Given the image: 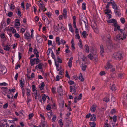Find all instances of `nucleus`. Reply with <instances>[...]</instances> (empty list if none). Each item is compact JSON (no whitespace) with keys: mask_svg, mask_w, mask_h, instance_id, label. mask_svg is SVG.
I'll list each match as a JSON object with an SVG mask.
<instances>
[{"mask_svg":"<svg viewBox=\"0 0 127 127\" xmlns=\"http://www.w3.org/2000/svg\"><path fill=\"white\" fill-rule=\"evenodd\" d=\"M123 53L122 51H119L113 54L112 57L115 59L118 58V59L121 60L123 59Z\"/></svg>","mask_w":127,"mask_h":127,"instance_id":"nucleus-1","label":"nucleus"},{"mask_svg":"<svg viewBox=\"0 0 127 127\" xmlns=\"http://www.w3.org/2000/svg\"><path fill=\"white\" fill-rule=\"evenodd\" d=\"M80 24L81 26H83L86 28L87 27L88 25V21L85 17H84L83 19L82 18L80 19Z\"/></svg>","mask_w":127,"mask_h":127,"instance_id":"nucleus-2","label":"nucleus"},{"mask_svg":"<svg viewBox=\"0 0 127 127\" xmlns=\"http://www.w3.org/2000/svg\"><path fill=\"white\" fill-rule=\"evenodd\" d=\"M70 92L72 93L73 94H74L75 95H77V94L76 93V89L77 88L76 85H74L73 86H71L70 87Z\"/></svg>","mask_w":127,"mask_h":127,"instance_id":"nucleus-3","label":"nucleus"},{"mask_svg":"<svg viewBox=\"0 0 127 127\" xmlns=\"http://www.w3.org/2000/svg\"><path fill=\"white\" fill-rule=\"evenodd\" d=\"M91 25L92 27L94 30V31L96 33L98 32V30L97 29V27L96 22L93 21L91 22Z\"/></svg>","mask_w":127,"mask_h":127,"instance_id":"nucleus-4","label":"nucleus"},{"mask_svg":"<svg viewBox=\"0 0 127 127\" xmlns=\"http://www.w3.org/2000/svg\"><path fill=\"white\" fill-rule=\"evenodd\" d=\"M0 125V127H7L8 126L6 121L4 120L1 121Z\"/></svg>","mask_w":127,"mask_h":127,"instance_id":"nucleus-5","label":"nucleus"},{"mask_svg":"<svg viewBox=\"0 0 127 127\" xmlns=\"http://www.w3.org/2000/svg\"><path fill=\"white\" fill-rule=\"evenodd\" d=\"M7 69L5 67L0 66V74H4L6 72Z\"/></svg>","mask_w":127,"mask_h":127,"instance_id":"nucleus-6","label":"nucleus"},{"mask_svg":"<svg viewBox=\"0 0 127 127\" xmlns=\"http://www.w3.org/2000/svg\"><path fill=\"white\" fill-rule=\"evenodd\" d=\"M62 86H60L59 88H58L57 90V92L60 95H63V91L62 89Z\"/></svg>","mask_w":127,"mask_h":127,"instance_id":"nucleus-7","label":"nucleus"},{"mask_svg":"<svg viewBox=\"0 0 127 127\" xmlns=\"http://www.w3.org/2000/svg\"><path fill=\"white\" fill-rule=\"evenodd\" d=\"M100 55L102 57L103 56V54L104 52V50L103 48V45H101L100 46Z\"/></svg>","mask_w":127,"mask_h":127,"instance_id":"nucleus-8","label":"nucleus"},{"mask_svg":"<svg viewBox=\"0 0 127 127\" xmlns=\"http://www.w3.org/2000/svg\"><path fill=\"white\" fill-rule=\"evenodd\" d=\"M112 3V7L114 9V10H118V9H119L118 8L117 4L115 3V2L114 1H113V3Z\"/></svg>","mask_w":127,"mask_h":127,"instance_id":"nucleus-9","label":"nucleus"},{"mask_svg":"<svg viewBox=\"0 0 127 127\" xmlns=\"http://www.w3.org/2000/svg\"><path fill=\"white\" fill-rule=\"evenodd\" d=\"M121 36L122 35L121 34H119L116 36V37L115 38H114L115 40L116 41H117L118 40H122V37H121Z\"/></svg>","mask_w":127,"mask_h":127,"instance_id":"nucleus-10","label":"nucleus"},{"mask_svg":"<svg viewBox=\"0 0 127 127\" xmlns=\"http://www.w3.org/2000/svg\"><path fill=\"white\" fill-rule=\"evenodd\" d=\"M107 67L105 66V67L106 69H107L109 68H111L112 67V65L110 64L109 62H107Z\"/></svg>","mask_w":127,"mask_h":127,"instance_id":"nucleus-11","label":"nucleus"},{"mask_svg":"<svg viewBox=\"0 0 127 127\" xmlns=\"http://www.w3.org/2000/svg\"><path fill=\"white\" fill-rule=\"evenodd\" d=\"M24 35L25 38L26 39H30V35L29 33L26 32L25 33Z\"/></svg>","mask_w":127,"mask_h":127,"instance_id":"nucleus-12","label":"nucleus"},{"mask_svg":"<svg viewBox=\"0 0 127 127\" xmlns=\"http://www.w3.org/2000/svg\"><path fill=\"white\" fill-rule=\"evenodd\" d=\"M33 52L34 54L36 55V58H38L39 57V56L38 55L39 52L37 51V50L36 48H35L34 49Z\"/></svg>","mask_w":127,"mask_h":127,"instance_id":"nucleus-13","label":"nucleus"},{"mask_svg":"<svg viewBox=\"0 0 127 127\" xmlns=\"http://www.w3.org/2000/svg\"><path fill=\"white\" fill-rule=\"evenodd\" d=\"M35 60L36 58L31 59L30 60V63L31 65L32 66L34 64H35Z\"/></svg>","mask_w":127,"mask_h":127,"instance_id":"nucleus-14","label":"nucleus"},{"mask_svg":"<svg viewBox=\"0 0 127 127\" xmlns=\"http://www.w3.org/2000/svg\"><path fill=\"white\" fill-rule=\"evenodd\" d=\"M63 15L65 18H67V11L66 9H64L63 10Z\"/></svg>","mask_w":127,"mask_h":127,"instance_id":"nucleus-15","label":"nucleus"},{"mask_svg":"<svg viewBox=\"0 0 127 127\" xmlns=\"http://www.w3.org/2000/svg\"><path fill=\"white\" fill-rule=\"evenodd\" d=\"M4 47L3 48L4 50L8 51L9 50L10 48V45L4 46Z\"/></svg>","mask_w":127,"mask_h":127,"instance_id":"nucleus-16","label":"nucleus"},{"mask_svg":"<svg viewBox=\"0 0 127 127\" xmlns=\"http://www.w3.org/2000/svg\"><path fill=\"white\" fill-rule=\"evenodd\" d=\"M96 107L94 105H93L91 108V110L92 112H94L96 109Z\"/></svg>","mask_w":127,"mask_h":127,"instance_id":"nucleus-17","label":"nucleus"},{"mask_svg":"<svg viewBox=\"0 0 127 127\" xmlns=\"http://www.w3.org/2000/svg\"><path fill=\"white\" fill-rule=\"evenodd\" d=\"M91 117H92L90 119L91 121H95L96 120V116L95 114H93Z\"/></svg>","mask_w":127,"mask_h":127,"instance_id":"nucleus-18","label":"nucleus"},{"mask_svg":"<svg viewBox=\"0 0 127 127\" xmlns=\"http://www.w3.org/2000/svg\"><path fill=\"white\" fill-rule=\"evenodd\" d=\"M79 78L81 81L83 82L84 80V79L83 78L82 74L81 73L80 74V75L79 76Z\"/></svg>","mask_w":127,"mask_h":127,"instance_id":"nucleus-19","label":"nucleus"},{"mask_svg":"<svg viewBox=\"0 0 127 127\" xmlns=\"http://www.w3.org/2000/svg\"><path fill=\"white\" fill-rule=\"evenodd\" d=\"M39 8L40 9H41L42 10H43V11H44L46 10V8H45L44 5L39 6Z\"/></svg>","mask_w":127,"mask_h":127,"instance_id":"nucleus-20","label":"nucleus"},{"mask_svg":"<svg viewBox=\"0 0 127 127\" xmlns=\"http://www.w3.org/2000/svg\"><path fill=\"white\" fill-rule=\"evenodd\" d=\"M1 89L2 90L6 93L8 92V89L6 87H2Z\"/></svg>","mask_w":127,"mask_h":127,"instance_id":"nucleus-21","label":"nucleus"},{"mask_svg":"<svg viewBox=\"0 0 127 127\" xmlns=\"http://www.w3.org/2000/svg\"><path fill=\"white\" fill-rule=\"evenodd\" d=\"M89 125L91 126V127H95L96 125L94 122H90L89 123Z\"/></svg>","mask_w":127,"mask_h":127,"instance_id":"nucleus-22","label":"nucleus"},{"mask_svg":"<svg viewBox=\"0 0 127 127\" xmlns=\"http://www.w3.org/2000/svg\"><path fill=\"white\" fill-rule=\"evenodd\" d=\"M115 13V14L118 15V16H119L120 15H121V13H120V10L119 9H118V10H114Z\"/></svg>","mask_w":127,"mask_h":127,"instance_id":"nucleus-23","label":"nucleus"},{"mask_svg":"<svg viewBox=\"0 0 127 127\" xmlns=\"http://www.w3.org/2000/svg\"><path fill=\"white\" fill-rule=\"evenodd\" d=\"M65 127H73L72 125L71 124V121L69 123L67 122L66 124Z\"/></svg>","mask_w":127,"mask_h":127,"instance_id":"nucleus-24","label":"nucleus"},{"mask_svg":"<svg viewBox=\"0 0 127 127\" xmlns=\"http://www.w3.org/2000/svg\"><path fill=\"white\" fill-rule=\"evenodd\" d=\"M45 86V85L44 83L43 82L41 84V86H40V85L39 86V88L41 90H42L43 89L44 87Z\"/></svg>","mask_w":127,"mask_h":127,"instance_id":"nucleus-25","label":"nucleus"},{"mask_svg":"<svg viewBox=\"0 0 127 127\" xmlns=\"http://www.w3.org/2000/svg\"><path fill=\"white\" fill-rule=\"evenodd\" d=\"M116 45L114 43H112L110 44V49L114 48L116 47Z\"/></svg>","mask_w":127,"mask_h":127,"instance_id":"nucleus-26","label":"nucleus"},{"mask_svg":"<svg viewBox=\"0 0 127 127\" xmlns=\"http://www.w3.org/2000/svg\"><path fill=\"white\" fill-rule=\"evenodd\" d=\"M87 67V65L83 64H82V70L83 71H85L86 70V68Z\"/></svg>","mask_w":127,"mask_h":127,"instance_id":"nucleus-27","label":"nucleus"},{"mask_svg":"<svg viewBox=\"0 0 127 127\" xmlns=\"http://www.w3.org/2000/svg\"><path fill=\"white\" fill-rule=\"evenodd\" d=\"M84 47L86 50V52L88 53H89V50L88 45L87 44L85 45Z\"/></svg>","mask_w":127,"mask_h":127,"instance_id":"nucleus-28","label":"nucleus"},{"mask_svg":"<svg viewBox=\"0 0 127 127\" xmlns=\"http://www.w3.org/2000/svg\"><path fill=\"white\" fill-rule=\"evenodd\" d=\"M115 21L116 20L115 19H112L111 20H109L107 21V22L109 23H113L114 21Z\"/></svg>","mask_w":127,"mask_h":127,"instance_id":"nucleus-29","label":"nucleus"},{"mask_svg":"<svg viewBox=\"0 0 127 127\" xmlns=\"http://www.w3.org/2000/svg\"><path fill=\"white\" fill-rule=\"evenodd\" d=\"M17 10L18 11V12L16 11V13H17V14L18 16H19L21 17L22 16V14L21 11L19 10L18 8H17Z\"/></svg>","mask_w":127,"mask_h":127,"instance_id":"nucleus-30","label":"nucleus"},{"mask_svg":"<svg viewBox=\"0 0 127 127\" xmlns=\"http://www.w3.org/2000/svg\"><path fill=\"white\" fill-rule=\"evenodd\" d=\"M52 112H48L47 113L48 118L49 119H50L52 117Z\"/></svg>","mask_w":127,"mask_h":127,"instance_id":"nucleus-31","label":"nucleus"},{"mask_svg":"<svg viewBox=\"0 0 127 127\" xmlns=\"http://www.w3.org/2000/svg\"><path fill=\"white\" fill-rule=\"evenodd\" d=\"M21 80H19V81L20 82V84L21 85V88H23L24 86V81H23L22 80H21L22 78L21 79Z\"/></svg>","mask_w":127,"mask_h":127,"instance_id":"nucleus-32","label":"nucleus"},{"mask_svg":"<svg viewBox=\"0 0 127 127\" xmlns=\"http://www.w3.org/2000/svg\"><path fill=\"white\" fill-rule=\"evenodd\" d=\"M82 35L84 38H86V35H88L87 34V32L86 31H84L82 33Z\"/></svg>","mask_w":127,"mask_h":127,"instance_id":"nucleus-33","label":"nucleus"},{"mask_svg":"<svg viewBox=\"0 0 127 127\" xmlns=\"http://www.w3.org/2000/svg\"><path fill=\"white\" fill-rule=\"evenodd\" d=\"M88 57L91 60H93L94 58V57L91 54H89L88 56Z\"/></svg>","mask_w":127,"mask_h":127,"instance_id":"nucleus-34","label":"nucleus"},{"mask_svg":"<svg viewBox=\"0 0 127 127\" xmlns=\"http://www.w3.org/2000/svg\"><path fill=\"white\" fill-rule=\"evenodd\" d=\"M105 13L107 14H108L109 13H110L111 12V11L110 9H106L105 10Z\"/></svg>","mask_w":127,"mask_h":127,"instance_id":"nucleus-35","label":"nucleus"},{"mask_svg":"<svg viewBox=\"0 0 127 127\" xmlns=\"http://www.w3.org/2000/svg\"><path fill=\"white\" fill-rule=\"evenodd\" d=\"M69 29L72 32H74L73 30L72 26L70 24H69Z\"/></svg>","mask_w":127,"mask_h":127,"instance_id":"nucleus-36","label":"nucleus"},{"mask_svg":"<svg viewBox=\"0 0 127 127\" xmlns=\"http://www.w3.org/2000/svg\"><path fill=\"white\" fill-rule=\"evenodd\" d=\"M112 91H115L116 90V87L114 85H113L111 88Z\"/></svg>","mask_w":127,"mask_h":127,"instance_id":"nucleus-37","label":"nucleus"},{"mask_svg":"<svg viewBox=\"0 0 127 127\" xmlns=\"http://www.w3.org/2000/svg\"><path fill=\"white\" fill-rule=\"evenodd\" d=\"M43 64L42 63L39 64L38 65V68L39 69H41L42 68V65Z\"/></svg>","mask_w":127,"mask_h":127,"instance_id":"nucleus-38","label":"nucleus"},{"mask_svg":"<svg viewBox=\"0 0 127 127\" xmlns=\"http://www.w3.org/2000/svg\"><path fill=\"white\" fill-rule=\"evenodd\" d=\"M36 39L37 42L40 43L42 41V39L40 37H37Z\"/></svg>","mask_w":127,"mask_h":127,"instance_id":"nucleus-39","label":"nucleus"},{"mask_svg":"<svg viewBox=\"0 0 127 127\" xmlns=\"http://www.w3.org/2000/svg\"><path fill=\"white\" fill-rule=\"evenodd\" d=\"M62 121V119H60L59 121V123L60 124V126L61 127H62L63 125Z\"/></svg>","mask_w":127,"mask_h":127,"instance_id":"nucleus-40","label":"nucleus"},{"mask_svg":"<svg viewBox=\"0 0 127 127\" xmlns=\"http://www.w3.org/2000/svg\"><path fill=\"white\" fill-rule=\"evenodd\" d=\"M86 3L83 2L82 3V8L83 9L85 10L86 9Z\"/></svg>","mask_w":127,"mask_h":127,"instance_id":"nucleus-41","label":"nucleus"},{"mask_svg":"<svg viewBox=\"0 0 127 127\" xmlns=\"http://www.w3.org/2000/svg\"><path fill=\"white\" fill-rule=\"evenodd\" d=\"M50 51H51L52 52V51H53L52 49L50 48H49L48 50L47 51V55L48 56H49V54L50 53Z\"/></svg>","mask_w":127,"mask_h":127,"instance_id":"nucleus-42","label":"nucleus"},{"mask_svg":"<svg viewBox=\"0 0 127 127\" xmlns=\"http://www.w3.org/2000/svg\"><path fill=\"white\" fill-rule=\"evenodd\" d=\"M56 116L55 115H53V118L52 119V121L53 122H55V120H56Z\"/></svg>","mask_w":127,"mask_h":127,"instance_id":"nucleus-43","label":"nucleus"},{"mask_svg":"<svg viewBox=\"0 0 127 127\" xmlns=\"http://www.w3.org/2000/svg\"><path fill=\"white\" fill-rule=\"evenodd\" d=\"M51 56L52 58L55 61H56V58L55 57V56L54 53H53V51H52V52L51 53Z\"/></svg>","mask_w":127,"mask_h":127,"instance_id":"nucleus-44","label":"nucleus"},{"mask_svg":"<svg viewBox=\"0 0 127 127\" xmlns=\"http://www.w3.org/2000/svg\"><path fill=\"white\" fill-rule=\"evenodd\" d=\"M42 99L43 101H44L46 98V97H47V96L45 95H42Z\"/></svg>","mask_w":127,"mask_h":127,"instance_id":"nucleus-45","label":"nucleus"},{"mask_svg":"<svg viewBox=\"0 0 127 127\" xmlns=\"http://www.w3.org/2000/svg\"><path fill=\"white\" fill-rule=\"evenodd\" d=\"M103 101H105L106 102H107L109 101V99L108 98L105 97L103 99Z\"/></svg>","mask_w":127,"mask_h":127,"instance_id":"nucleus-46","label":"nucleus"},{"mask_svg":"<svg viewBox=\"0 0 127 127\" xmlns=\"http://www.w3.org/2000/svg\"><path fill=\"white\" fill-rule=\"evenodd\" d=\"M13 14V13L12 12H9L8 13L7 15L9 17H11L12 16Z\"/></svg>","mask_w":127,"mask_h":127,"instance_id":"nucleus-47","label":"nucleus"},{"mask_svg":"<svg viewBox=\"0 0 127 127\" xmlns=\"http://www.w3.org/2000/svg\"><path fill=\"white\" fill-rule=\"evenodd\" d=\"M120 20L121 23L123 24H124L125 22V19L123 18H121L120 19Z\"/></svg>","mask_w":127,"mask_h":127,"instance_id":"nucleus-48","label":"nucleus"},{"mask_svg":"<svg viewBox=\"0 0 127 127\" xmlns=\"http://www.w3.org/2000/svg\"><path fill=\"white\" fill-rule=\"evenodd\" d=\"M3 23L1 25V27L2 28L5 27H6V23L4 22H2Z\"/></svg>","mask_w":127,"mask_h":127,"instance_id":"nucleus-49","label":"nucleus"},{"mask_svg":"<svg viewBox=\"0 0 127 127\" xmlns=\"http://www.w3.org/2000/svg\"><path fill=\"white\" fill-rule=\"evenodd\" d=\"M117 116H114L113 117V119L114 122H116L117 120L116 119Z\"/></svg>","mask_w":127,"mask_h":127,"instance_id":"nucleus-50","label":"nucleus"},{"mask_svg":"<svg viewBox=\"0 0 127 127\" xmlns=\"http://www.w3.org/2000/svg\"><path fill=\"white\" fill-rule=\"evenodd\" d=\"M26 89L27 91V95L29 96L30 95V93L31 91L30 90V89H29L28 88H27Z\"/></svg>","mask_w":127,"mask_h":127,"instance_id":"nucleus-51","label":"nucleus"},{"mask_svg":"<svg viewBox=\"0 0 127 127\" xmlns=\"http://www.w3.org/2000/svg\"><path fill=\"white\" fill-rule=\"evenodd\" d=\"M35 95H36L35 96V99H37V96H38V97L39 96L40 97H41L39 95H37V91H36V93H35Z\"/></svg>","mask_w":127,"mask_h":127,"instance_id":"nucleus-52","label":"nucleus"},{"mask_svg":"<svg viewBox=\"0 0 127 127\" xmlns=\"http://www.w3.org/2000/svg\"><path fill=\"white\" fill-rule=\"evenodd\" d=\"M68 66L70 67H71L72 66V63L71 61H69L68 62Z\"/></svg>","mask_w":127,"mask_h":127,"instance_id":"nucleus-53","label":"nucleus"},{"mask_svg":"<svg viewBox=\"0 0 127 127\" xmlns=\"http://www.w3.org/2000/svg\"><path fill=\"white\" fill-rule=\"evenodd\" d=\"M57 60H58L57 62L61 63H62V61L61 60L60 58L59 57H58L57 58Z\"/></svg>","mask_w":127,"mask_h":127,"instance_id":"nucleus-54","label":"nucleus"},{"mask_svg":"<svg viewBox=\"0 0 127 127\" xmlns=\"http://www.w3.org/2000/svg\"><path fill=\"white\" fill-rule=\"evenodd\" d=\"M116 110L115 109H112L111 111V113L112 114L115 113H116Z\"/></svg>","mask_w":127,"mask_h":127,"instance_id":"nucleus-55","label":"nucleus"},{"mask_svg":"<svg viewBox=\"0 0 127 127\" xmlns=\"http://www.w3.org/2000/svg\"><path fill=\"white\" fill-rule=\"evenodd\" d=\"M82 94H80L78 96V97L77 98V99L79 100H80L82 98Z\"/></svg>","mask_w":127,"mask_h":127,"instance_id":"nucleus-56","label":"nucleus"},{"mask_svg":"<svg viewBox=\"0 0 127 127\" xmlns=\"http://www.w3.org/2000/svg\"><path fill=\"white\" fill-rule=\"evenodd\" d=\"M126 35L125 34V33L124 32H123V37L122 38V40L125 39L126 38Z\"/></svg>","mask_w":127,"mask_h":127,"instance_id":"nucleus-57","label":"nucleus"},{"mask_svg":"<svg viewBox=\"0 0 127 127\" xmlns=\"http://www.w3.org/2000/svg\"><path fill=\"white\" fill-rule=\"evenodd\" d=\"M14 36L16 38H19L20 37V36L19 34L18 33H16L14 35Z\"/></svg>","mask_w":127,"mask_h":127,"instance_id":"nucleus-58","label":"nucleus"},{"mask_svg":"<svg viewBox=\"0 0 127 127\" xmlns=\"http://www.w3.org/2000/svg\"><path fill=\"white\" fill-rule=\"evenodd\" d=\"M66 74H65V76L67 78H69V79L70 78L68 74V72L67 71V70L66 71Z\"/></svg>","mask_w":127,"mask_h":127,"instance_id":"nucleus-59","label":"nucleus"},{"mask_svg":"<svg viewBox=\"0 0 127 127\" xmlns=\"http://www.w3.org/2000/svg\"><path fill=\"white\" fill-rule=\"evenodd\" d=\"M31 6V5L28 3H27L26 5V9H28Z\"/></svg>","mask_w":127,"mask_h":127,"instance_id":"nucleus-60","label":"nucleus"},{"mask_svg":"<svg viewBox=\"0 0 127 127\" xmlns=\"http://www.w3.org/2000/svg\"><path fill=\"white\" fill-rule=\"evenodd\" d=\"M15 89H9V90L10 92V93H11V92H15Z\"/></svg>","mask_w":127,"mask_h":127,"instance_id":"nucleus-61","label":"nucleus"},{"mask_svg":"<svg viewBox=\"0 0 127 127\" xmlns=\"http://www.w3.org/2000/svg\"><path fill=\"white\" fill-rule=\"evenodd\" d=\"M76 38L78 39H80V37L79 36V35L78 33L76 34L75 35Z\"/></svg>","mask_w":127,"mask_h":127,"instance_id":"nucleus-62","label":"nucleus"},{"mask_svg":"<svg viewBox=\"0 0 127 127\" xmlns=\"http://www.w3.org/2000/svg\"><path fill=\"white\" fill-rule=\"evenodd\" d=\"M8 103H7L4 104L3 106V107L4 108H6L8 106Z\"/></svg>","mask_w":127,"mask_h":127,"instance_id":"nucleus-63","label":"nucleus"},{"mask_svg":"<svg viewBox=\"0 0 127 127\" xmlns=\"http://www.w3.org/2000/svg\"><path fill=\"white\" fill-rule=\"evenodd\" d=\"M33 116V113H31L29 115V119H31L32 117Z\"/></svg>","mask_w":127,"mask_h":127,"instance_id":"nucleus-64","label":"nucleus"}]
</instances>
